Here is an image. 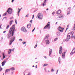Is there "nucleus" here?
Returning <instances> with one entry per match:
<instances>
[{"label":"nucleus","instance_id":"46","mask_svg":"<svg viewBox=\"0 0 75 75\" xmlns=\"http://www.w3.org/2000/svg\"><path fill=\"white\" fill-rule=\"evenodd\" d=\"M34 15H33V17H32V19H33V18H34Z\"/></svg>","mask_w":75,"mask_h":75},{"label":"nucleus","instance_id":"63","mask_svg":"<svg viewBox=\"0 0 75 75\" xmlns=\"http://www.w3.org/2000/svg\"><path fill=\"white\" fill-rule=\"evenodd\" d=\"M45 71H46V69H45Z\"/></svg>","mask_w":75,"mask_h":75},{"label":"nucleus","instance_id":"37","mask_svg":"<svg viewBox=\"0 0 75 75\" xmlns=\"http://www.w3.org/2000/svg\"><path fill=\"white\" fill-rule=\"evenodd\" d=\"M28 15H29V14H27L25 16V17H28Z\"/></svg>","mask_w":75,"mask_h":75},{"label":"nucleus","instance_id":"41","mask_svg":"<svg viewBox=\"0 0 75 75\" xmlns=\"http://www.w3.org/2000/svg\"><path fill=\"white\" fill-rule=\"evenodd\" d=\"M53 71H54V69H53V68H52V72H53Z\"/></svg>","mask_w":75,"mask_h":75},{"label":"nucleus","instance_id":"44","mask_svg":"<svg viewBox=\"0 0 75 75\" xmlns=\"http://www.w3.org/2000/svg\"><path fill=\"white\" fill-rule=\"evenodd\" d=\"M35 28H34L32 30V32H33L34 30H35Z\"/></svg>","mask_w":75,"mask_h":75},{"label":"nucleus","instance_id":"18","mask_svg":"<svg viewBox=\"0 0 75 75\" xmlns=\"http://www.w3.org/2000/svg\"><path fill=\"white\" fill-rule=\"evenodd\" d=\"M10 69L11 71H13L15 70V69L14 67L11 68H10Z\"/></svg>","mask_w":75,"mask_h":75},{"label":"nucleus","instance_id":"5","mask_svg":"<svg viewBox=\"0 0 75 75\" xmlns=\"http://www.w3.org/2000/svg\"><path fill=\"white\" fill-rule=\"evenodd\" d=\"M7 12L8 13V14H11V13H12V9H10V8H8Z\"/></svg>","mask_w":75,"mask_h":75},{"label":"nucleus","instance_id":"43","mask_svg":"<svg viewBox=\"0 0 75 75\" xmlns=\"http://www.w3.org/2000/svg\"><path fill=\"white\" fill-rule=\"evenodd\" d=\"M37 46V45H36L34 47V48H35Z\"/></svg>","mask_w":75,"mask_h":75},{"label":"nucleus","instance_id":"32","mask_svg":"<svg viewBox=\"0 0 75 75\" xmlns=\"http://www.w3.org/2000/svg\"><path fill=\"white\" fill-rule=\"evenodd\" d=\"M7 12H6L5 13H4V14H3V16H6V15H7Z\"/></svg>","mask_w":75,"mask_h":75},{"label":"nucleus","instance_id":"1","mask_svg":"<svg viewBox=\"0 0 75 75\" xmlns=\"http://www.w3.org/2000/svg\"><path fill=\"white\" fill-rule=\"evenodd\" d=\"M14 30H15V25H13L12 27L10 29L9 34H11L12 37L14 35Z\"/></svg>","mask_w":75,"mask_h":75},{"label":"nucleus","instance_id":"24","mask_svg":"<svg viewBox=\"0 0 75 75\" xmlns=\"http://www.w3.org/2000/svg\"><path fill=\"white\" fill-rule=\"evenodd\" d=\"M11 37V35H8V36L7 38L8 39L9 38H10Z\"/></svg>","mask_w":75,"mask_h":75},{"label":"nucleus","instance_id":"61","mask_svg":"<svg viewBox=\"0 0 75 75\" xmlns=\"http://www.w3.org/2000/svg\"><path fill=\"white\" fill-rule=\"evenodd\" d=\"M57 23H58V22H56V24H57Z\"/></svg>","mask_w":75,"mask_h":75},{"label":"nucleus","instance_id":"45","mask_svg":"<svg viewBox=\"0 0 75 75\" xmlns=\"http://www.w3.org/2000/svg\"><path fill=\"white\" fill-rule=\"evenodd\" d=\"M15 23H16V24H17V20H16V19L15 20Z\"/></svg>","mask_w":75,"mask_h":75},{"label":"nucleus","instance_id":"13","mask_svg":"<svg viewBox=\"0 0 75 75\" xmlns=\"http://www.w3.org/2000/svg\"><path fill=\"white\" fill-rule=\"evenodd\" d=\"M6 62L5 61H4L2 63V66H4V64H5Z\"/></svg>","mask_w":75,"mask_h":75},{"label":"nucleus","instance_id":"22","mask_svg":"<svg viewBox=\"0 0 75 75\" xmlns=\"http://www.w3.org/2000/svg\"><path fill=\"white\" fill-rule=\"evenodd\" d=\"M15 40V36H14L13 38H12V41H14V40Z\"/></svg>","mask_w":75,"mask_h":75},{"label":"nucleus","instance_id":"6","mask_svg":"<svg viewBox=\"0 0 75 75\" xmlns=\"http://www.w3.org/2000/svg\"><path fill=\"white\" fill-rule=\"evenodd\" d=\"M21 31H23V32H24L25 33V32H27V30H26V29H25V28L24 27H23L21 28Z\"/></svg>","mask_w":75,"mask_h":75},{"label":"nucleus","instance_id":"3","mask_svg":"<svg viewBox=\"0 0 75 75\" xmlns=\"http://www.w3.org/2000/svg\"><path fill=\"white\" fill-rule=\"evenodd\" d=\"M64 30V28H62L60 26L59 27V31H60L61 33H62L63 31Z\"/></svg>","mask_w":75,"mask_h":75},{"label":"nucleus","instance_id":"7","mask_svg":"<svg viewBox=\"0 0 75 75\" xmlns=\"http://www.w3.org/2000/svg\"><path fill=\"white\" fill-rule=\"evenodd\" d=\"M75 52V48H74L73 50L70 53V54H74Z\"/></svg>","mask_w":75,"mask_h":75},{"label":"nucleus","instance_id":"27","mask_svg":"<svg viewBox=\"0 0 75 75\" xmlns=\"http://www.w3.org/2000/svg\"><path fill=\"white\" fill-rule=\"evenodd\" d=\"M13 42V41L12 40H10V42H9V45H11V44H12V42Z\"/></svg>","mask_w":75,"mask_h":75},{"label":"nucleus","instance_id":"28","mask_svg":"<svg viewBox=\"0 0 75 75\" xmlns=\"http://www.w3.org/2000/svg\"><path fill=\"white\" fill-rule=\"evenodd\" d=\"M62 50H59V54H62Z\"/></svg>","mask_w":75,"mask_h":75},{"label":"nucleus","instance_id":"49","mask_svg":"<svg viewBox=\"0 0 75 75\" xmlns=\"http://www.w3.org/2000/svg\"><path fill=\"white\" fill-rule=\"evenodd\" d=\"M32 21H33V20H31L30 21V22L31 23H32Z\"/></svg>","mask_w":75,"mask_h":75},{"label":"nucleus","instance_id":"64","mask_svg":"<svg viewBox=\"0 0 75 75\" xmlns=\"http://www.w3.org/2000/svg\"><path fill=\"white\" fill-rule=\"evenodd\" d=\"M33 67H34V66L33 65Z\"/></svg>","mask_w":75,"mask_h":75},{"label":"nucleus","instance_id":"62","mask_svg":"<svg viewBox=\"0 0 75 75\" xmlns=\"http://www.w3.org/2000/svg\"><path fill=\"white\" fill-rule=\"evenodd\" d=\"M46 10H48V8H47V9H46Z\"/></svg>","mask_w":75,"mask_h":75},{"label":"nucleus","instance_id":"57","mask_svg":"<svg viewBox=\"0 0 75 75\" xmlns=\"http://www.w3.org/2000/svg\"><path fill=\"white\" fill-rule=\"evenodd\" d=\"M13 19V17H11L10 18V19Z\"/></svg>","mask_w":75,"mask_h":75},{"label":"nucleus","instance_id":"52","mask_svg":"<svg viewBox=\"0 0 75 75\" xmlns=\"http://www.w3.org/2000/svg\"><path fill=\"white\" fill-rule=\"evenodd\" d=\"M6 31H4L3 32V33H6Z\"/></svg>","mask_w":75,"mask_h":75},{"label":"nucleus","instance_id":"9","mask_svg":"<svg viewBox=\"0 0 75 75\" xmlns=\"http://www.w3.org/2000/svg\"><path fill=\"white\" fill-rule=\"evenodd\" d=\"M47 0H45L44 1V3L42 5V6H43V7H44V6H45V5H46L45 4L46 3V1H47Z\"/></svg>","mask_w":75,"mask_h":75},{"label":"nucleus","instance_id":"16","mask_svg":"<svg viewBox=\"0 0 75 75\" xmlns=\"http://www.w3.org/2000/svg\"><path fill=\"white\" fill-rule=\"evenodd\" d=\"M52 53V49H50V52H49V54H50L49 55V56H50V55H51Z\"/></svg>","mask_w":75,"mask_h":75},{"label":"nucleus","instance_id":"55","mask_svg":"<svg viewBox=\"0 0 75 75\" xmlns=\"http://www.w3.org/2000/svg\"><path fill=\"white\" fill-rule=\"evenodd\" d=\"M1 25H1L0 26V29L1 28Z\"/></svg>","mask_w":75,"mask_h":75},{"label":"nucleus","instance_id":"19","mask_svg":"<svg viewBox=\"0 0 75 75\" xmlns=\"http://www.w3.org/2000/svg\"><path fill=\"white\" fill-rule=\"evenodd\" d=\"M59 50L62 51V46L60 47L59 48Z\"/></svg>","mask_w":75,"mask_h":75},{"label":"nucleus","instance_id":"59","mask_svg":"<svg viewBox=\"0 0 75 75\" xmlns=\"http://www.w3.org/2000/svg\"><path fill=\"white\" fill-rule=\"evenodd\" d=\"M52 14H55V12H53V13H52Z\"/></svg>","mask_w":75,"mask_h":75},{"label":"nucleus","instance_id":"31","mask_svg":"<svg viewBox=\"0 0 75 75\" xmlns=\"http://www.w3.org/2000/svg\"><path fill=\"white\" fill-rule=\"evenodd\" d=\"M57 35H60V33H59V32H57Z\"/></svg>","mask_w":75,"mask_h":75},{"label":"nucleus","instance_id":"35","mask_svg":"<svg viewBox=\"0 0 75 75\" xmlns=\"http://www.w3.org/2000/svg\"><path fill=\"white\" fill-rule=\"evenodd\" d=\"M69 40V39H68L67 38L65 40L66 41H68Z\"/></svg>","mask_w":75,"mask_h":75},{"label":"nucleus","instance_id":"2","mask_svg":"<svg viewBox=\"0 0 75 75\" xmlns=\"http://www.w3.org/2000/svg\"><path fill=\"white\" fill-rule=\"evenodd\" d=\"M50 22H49L46 25L44 28V29H46V28H50Z\"/></svg>","mask_w":75,"mask_h":75},{"label":"nucleus","instance_id":"33","mask_svg":"<svg viewBox=\"0 0 75 75\" xmlns=\"http://www.w3.org/2000/svg\"><path fill=\"white\" fill-rule=\"evenodd\" d=\"M60 60H61V59H60V57H59V64H61V63H60Z\"/></svg>","mask_w":75,"mask_h":75},{"label":"nucleus","instance_id":"21","mask_svg":"<svg viewBox=\"0 0 75 75\" xmlns=\"http://www.w3.org/2000/svg\"><path fill=\"white\" fill-rule=\"evenodd\" d=\"M45 36L46 37L47 39H48V37H50V35H49V34H47Z\"/></svg>","mask_w":75,"mask_h":75},{"label":"nucleus","instance_id":"30","mask_svg":"<svg viewBox=\"0 0 75 75\" xmlns=\"http://www.w3.org/2000/svg\"><path fill=\"white\" fill-rule=\"evenodd\" d=\"M4 19L5 20H7V17H4V18L3 19V20H4Z\"/></svg>","mask_w":75,"mask_h":75},{"label":"nucleus","instance_id":"42","mask_svg":"<svg viewBox=\"0 0 75 75\" xmlns=\"http://www.w3.org/2000/svg\"><path fill=\"white\" fill-rule=\"evenodd\" d=\"M28 75H31V73L29 72L28 74Z\"/></svg>","mask_w":75,"mask_h":75},{"label":"nucleus","instance_id":"47","mask_svg":"<svg viewBox=\"0 0 75 75\" xmlns=\"http://www.w3.org/2000/svg\"><path fill=\"white\" fill-rule=\"evenodd\" d=\"M15 49V48H14L12 49V51H14Z\"/></svg>","mask_w":75,"mask_h":75},{"label":"nucleus","instance_id":"11","mask_svg":"<svg viewBox=\"0 0 75 75\" xmlns=\"http://www.w3.org/2000/svg\"><path fill=\"white\" fill-rule=\"evenodd\" d=\"M61 13V10H58L57 12V14H60Z\"/></svg>","mask_w":75,"mask_h":75},{"label":"nucleus","instance_id":"26","mask_svg":"<svg viewBox=\"0 0 75 75\" xmlns=\"http://www.w3.org/2000/svg\"><path fill=\"white\" fill-rule=\"evenodd\" d=\"M66 52H64L62 54V57H65V54Z\"/></svg>","mask_w":75,"mask_h":75},{"label":"nucleus","instance_id":"10","mask_svg":"<svg viewBox=\"0 0 75 75\" xmlns=\"http://www.w3.org/2000/svg\"><path fill=\"white\" fill-rule=\"evenodd\" d=\"M30 27H31V24L29 23L27 25V28H30Z\"/></svg>","mask_w":75,"mask_h":75},{"label":"nucleus","instance_id":"34","mask_svg":"<svg viewBox=\"0 0 75 75\" xmlns=\"http://www.w3.org/2000/svg\"><path fill=\"white\" fill-rule=\"evenodd\" d=\"M62 17V15H59V18H61Z\"/></svg>","mask_w":75,"mask_h":75},{"label":"nucleus","instance_id":"58","mask_svg":"<svg viewBox=\"0 0 75 75\" xmlns=\"http://www.w3.org/2000/svg\"><path fill=\"white\" fill-rule=\"evenodd\" d=\"M44 57L45 58H47V57H46V56H45Z\"/></svg>","mask_w":75,"mask_h":75},{"label":"nucleus","instance_id":"60","mask_svg":"<svg viewBox=\"0 0 75 75\" xmlns=\"http://www.w3.org/2000/svg\"><path fill=\"white\" fill-rule=\"evenodd\" d=\"M37 65L35 66L36 68H37Z\"/></svg>","mask_w":75,"mask_h":75},{"label":"nucleus","instance_id":"48","mask_svg":"<svg viewBox=\"0 0 75 75\" xmlns=\"http://www.w3.org/2000/svg\"><path fill=\"white\" fill-rule=\"evenodd\" d=\"M70 11L68 12V13H67V14H70Z\"/></svg>","mask_w":75,"mask_h":75},{"label":"nucleus","instance_id":"29","mask_svg":"<svg viewBox=\"0 0 75 75\" xmlns=\"http://www.w3.org/2000/svg\"><path fill=\"white\" fill-rule=\"evenodd\" d=\"M69 25L67 26V28L66 29V31H67V30H68V29Z\"/></svg>","mask_w":75,"mask_h":75},{"label":"nucleus","instance_id":"38","mask_svg":"<svg viewBox=\"0 0 75 75\" xmlns=\"http://www.w3.org/2000/svg\"><path fill=\"white\" fill-rule=\"evenodd\" d=\"M8 27H9V25H8L7 26L6 29H8Z\"/></svg>","mask_w":75,"mask_h":75},{"label":"nucleus","instance_id":"50","mask_svg":"<svg viewBox=\"0 0 75 75\" xmlns=\"http://www.w3.org/2000/svg\"><path fill=\"white\" fill-rule=\"evenodd\" d=\"M46 38H47L46 37V36H45V38H44V40H46Z\"/></svg>","mask_w":75,"mask_h":75},{"label":"nucleus","instance_id":"56","mask_svg":"<svg viewBox=\"0 0 75 75\" xmlns=\"http://www.w3.org/2000/svg\"><path fill=\"white\" fill-rule=\"evenodd\" d=\"M58 70H57V73H56L57 74V73H58Z\"/></svg>","mask_w":75,"mask_h":75},{"label":"nucleus","instance_id":"54","mask_svg":"<svg viewBox=\"0 0 75 75\" xmlns=\"http://www.w3.org/2000/svg\"><path fill=\"white\" fill-rule=\"evenodd\" d=\"M68 9H69V10H70V9H71V7H69V8H68Z\"/></svg>","mask_w":75,"mask_h":75},{"label":"nucleus","instance_id":"40","mask_svg":"<svg viewBox=\"0 0 75 75\" xmlns=\"http://www.w3.org/2000/svg\"><path fill=\"white\" fill-rule=\"evenodd\" d=\"M47 64H44L43 66H44V67L45 66H47Z\"/></svg>","mask_w":75,"mask_h":75},{"label":"nucleus","instance_id":"25","mask_svg":"<svg viewBox=\"0 0 75 75\" xmlns=\"http://www.w3.org/2000/svg\"><path fill=\"white\" fill-rule=\"evenodd\" d=\"M13 23V20H11L9 22L10 25H11L12 23Z\"/></svg>","mask_w":75,"mask_h":75},{"label":"nucleus","instance_id":"51","mask_svg":"<svg viewBox=\"0 0 75 75\" xmlns=\"http://www.w3.org/2000/svg\"><path fill=\"white\" fill-rule=\"evenodd\" d=\"M19 41H23V40L21 39H20L19 40Z\"/></svg>","mask_w":75,"mask_h":75},{"label":"nucleus","instance_id":"14","mask_svg":"<svg viewBox=\"0 0 75 75\" xmlns=\"http://www.w3.org/2000/svg\"><path fill=\"white\" fill-rule=\"evenodd\" d=\"M11 51H12V50L11 49H9L8 52V54H11Z\"/></svg>","mask_w":75,"mask_h":75},{"label":"nucleus","instance_id":"20","mask_svg":"<svg viewBox=\"0 0 75 75\" xmlns=\"http://www.w3.org/2000/svg\"><path fill=\"white\" fill-rule=\"evenodd\" d=\"M73 34H74V33L73 32V33H71V34L72 36L71 37V38H74V35H73Z\"/></svg>","mask_w":75,"mask_h":75},{"label":"nucleus","instance_id":"17","mask_svg":"<svg viewBox=\"0 0 75 75\" xmlns=\"http://www.w3.org/2000/svg\"><path fill=\"white\" fill-rule=\"evenodd\" d=\"M10 71V69H6V70L5 71V73H6V72H8L9 71Z\"/></svg>","mask_w":75,"mask_h":75},{"label":"nucleus","instance_id":"15","mask_svg":"<svg viewBox=\"0 0 75 75\" xmlns=\"http://www.w3.org/2000/svg\"><path fill=\"white\" fill-rule=\"evenodd\" d=\"M67 38H68L69 39H69L71 38V36H70L69 35H67Z\"/></svg>","mask_w":75,"mask_h":75},{"label":"nucleus","instance_id":"36","mask_svg":"<svg viewBox=\"0 0 75 75\" xmlns=\"http://www.w3.org/2000/svg\"><path fill=\"white\" fill-rule=\"evenodd\" d=\"M58 39V38H56L54 40V41H57V39Z\"/></svg>","mask_w":75,"mask_h":75},{"label":"nucleus","instance_id":"8","mask_svg":"<svg viewBox=\"0 0 75 75\" xmlns=\"http://www.w3.org/2000/svg\"><path fill=\"white\" fill-rule=\"evenodd\" d=\"M22 9V8H21L20 9L19 8H18V15H19L20 14V12L21 11V10Z\"/></svg>","mask_w":75,"mask_h":75},{"label":"nucleus","instance_id":"4","mask_svg":"<svg viewBox=\"0 0 75 75\" xmlns=\"http://www.w3.org/2000/svg\"><path fill=\"white\" fill-rule=\"evenodd\" d=\"M38 17L39 19H41L42 18V14L40 13H39L38 15Z\"/></svg>","mask_w":75,"mask_h":75},{"label":"nucleus","instance_id":"23","mask_svg":"<svg viewBox=\"0 0 75 75\" xmlns=\"http://www.w3.org/2000/svg\"><path fill=\"white\" fill-rule=\"evenodd\" d=\"M3 59H4L5 58H6V56L4 55V53H3Z\"/></svg>","mask_w":75,"mask_h":75},{"label":"nucleus","instance_id":"53","mask_svg":"<svg viewBox=\"0 0 75 75\" xmlns=\"http://www.w3.org/2000/svg\"><path fill=\"white\" fill-rule=\"evenodd\" d=\"M14 1V0H12L11 1L12 3H13Z\"/></svg>","mask_w":75,"mask_h":75},{"label":"nucleus","instance_id":"39","mask_svg":"<svg viewBox=\"0 0 75 75\" xmlns=\"http://www.w3.org/2000/svg\"><path fill=\"white\" fill-rule=\"evenodd\" d=\"M23 44H26V42H23Z\"/></svg>","mask_w":75,"mask_h":75},{"label":"nucleus","instance_id":"12","mask_svg":"<svg viewBox=\"0 0 75 75\" xmlns=\"http://www.w3.org/2000/svg\"><path fill=\"white\" fill-rule=\"evenodd\" d=\"M45 42L47 44H50V41L48 40H46L45 41Z\"/></svg>","mask_w":75,"mask_h":75}]
</instances>
